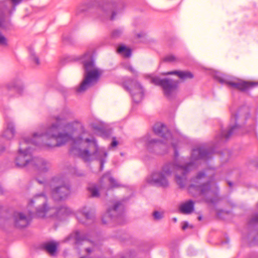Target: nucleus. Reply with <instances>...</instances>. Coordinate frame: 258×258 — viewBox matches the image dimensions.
<instances>
[{
	"label": "nucleus",
	"instance_id": "14",
	"mask_svg": "<svg viewBox=\"0 0 258 258\" xmlns=\"http://www.w3.org/2000/svg\"><path fill=\"white\" fill-rule=\"evenodd\" d=\"M71 240H73L74 242L77 244H81L85 245L92 244V247H87L85 248V251L88 254L95 250V247L92 242L87 239L86 237L84 235H82L79 231H77L71 234L66 239V241H68Z\"/></svg>",
	"mask_w": 258,
	"mask_h": 258
},
{
	"label": "nucleus",
	"instance_id": "4",
	"mask_svg": "<svg viewBox=\"0 0 258 258\" xmlns=\"http://www.w3.org/2000/svg\"><path fill=\"white\" fill-rule=\"evenodd\" d=\"M36 205L35 215L39 218L59 217L68 215L71 210L66 206H61L59 208L51 207L47 204V198L44 192L36 194L31 199L28 204V207Z\"/></svg>",
	"mask_w": 258,
	"mask_h": 258
},
{
	"label": "nucleus",
	"instance_id": "19",
	"mask_svg": "<svg viewBox=\"0 0 258 258\" xmlns=\"http://www.w3.org/2000/svg\"><path fill=\"white\" fill-rule=\"evenodd\" d=\"M57 245V243L55 241H49L44 243L42 245V247L50 255L53 256L56 253Z\"/></svg>",
	"mask_w": 258,
	"mask_h": 258
},
{
	"label": "nucleus",
	"instance_id": "18",
	"mask_svg": "<svg viewBox=\"0 0 258 258\" xmlns=\"http://www.w3.org/2000/svg\"><path fill=\"white\" fill-rule=\"evenodd\" d=\"M194 204L192 200H188L180 205L179 210L183 214H189L194 211Z\"/></svg>",
	"mask_w": 258,
	"mask_h": 258
},
{
	"label": "nucleus",
	"instance_id": "12",
	"mask_svg": "<svg viewBox=\"0 0 258 258\" xmlns=\"http://www.w3.org/2000/svg\"><path fill=\"white\" fill-rule=\"evenodd\" d=\"M124 87L131 93L134 102L138 103L142 100L144 97V89L136 80H128L124 84Z\"/></svg>",
	"mask_w": 258,
	"mask_h": 258
},
{
	"label": "nucleus",
	"instance_id": "36",
	"mask_svg": "<svg viewBox=\"0 0 258 258\" xmlns=\"http://www.w3.org/2000/svg\"><path fill=\"white\" fill-rule=\"evenodd\" d=\"M77 217H78V219H79V221H80V222H81V223H83V224H88V223H87V222L81 220V219H79V216H78V215L77 216Z\"/></svg>",
	"mask_w": 258,
	"mask_h": 258
},
{
	"label": "nucleus",
	"instance_id": "32",
	"mask_svg": "<svg viewBox=\"0 0 258 258\" xmlns=\"http://www.w3.org/2000/svg\"><path fill=\"white\" fill-rule=\"evenodd\" d=\"M72 172H73V173H74V174H76L77 176H82V174L78 172L76 168L74 169V171H72Z\"/></svg>",
	"mask_w": 258,
	"mask_h": 258
},
{
	"label": "nucleus",
	"instance_id": "31",
	"mask_svg": "<svg viewBox=\"0 0 258 258\" xmlns=\"http://www.w3.org/2000/svg\"><path fill=\"white\" fill-rule=\"evenodd\" d=\"M188 226V223L187 222H184L183 223V225L182 226V229L183 230H185V229H186Z\"/></svg>",
	"mask_w": 258,
	"mask_h": 258
},
{
	"label": "nucleus",
	"instance_id": "23",
	"mask_svg": "<svg viewBox=\"0 0 258 258\" xmlns=\"http://www.w3.org/2000/svg\"><path fill=\"white\" fill-rule=\"evenodd\" d=\"M7 87L10 89L14 88L17 90L23 88V87L20 81L19 80L14 81L10 83L7 85Z\"/></svg>",
	"mask_w": 258,
	"mask_h": 258
},
{
	"label": "nucleus",
	"instance_id": "38",
	"mask_svg": "<svg viewBox=\"0 0 258 258\" xmlns=\"http://www.w3.org/2000/svg\"><path fill=\"white\" fill-rule=\"evenodd\" d=\"M25 159H26V158H25V157L21 158V161H24L25 160Z\"/></svg>",
	"mask_w": 258,
	"mask_h": 258
},
{
	"label": "nucleus",
	"instance_id": "35",
	"mask_svg": "<svg viewBox=\"0 0 258 258\" xmlns=\"http://www.w3.org/2000/svg\"><path fill=\"white\" fill-rule=\"evenodd\" d=\"M4 151L5 148L3 146L0 145V154L2 153Z\"/></svg>",
	"mask_w": 258,
	"mask_h": 258
},
{
	"label": "nucleus",
	"instance_id": "8",
	"mask_svg": "<svg viewBox=\"0 0 258 258\" xmlns=\"http://www.w3.org/2000/svg\"><path fill=\"white\" fill-rule=\"evenodd\" d=\"M238 115L240 116L243 115L246 119H247L249 116L248 108L247 107H244L243 109H241L239 111L238 114H235L234 116L232 115V119H234L236 121L235 124L230 125L227 130H222L220 134L216 137L217 142H220L224 140H227L231 136L234 134H244L245 132L246 133L254 132L256 124L253 119H251V123L249 122L247 124L246 128L245 130V131H244V128L242 124H239L238 123L237 117Z\"/></svg>",
	"mask_w": 258,
	"mask_h": 258
},
{
	"label": "nucleus",
	"instance_id": "11",
	"mask_svg": "<svg viewBox=\"0 0 258 258\" xmlns=\"http://www.w3.org/2000/svg\"><path fill=\"white\" fill-rule=\"evenodd\" d=\"M151 82L162 87L164 95L170 97L177 87V81L169 79H161L158 77L152 78Z\"/></svg>",
	"mask_w": 258,
	"mask_h": 258
},
{
	"label": "nucleus",
	"instance_id": "33",
	"mask_svg": "<svg viewBox=\"0 0 258 258\" xmlns=\"http://www.w3.org/2000/svg\"><path fill=\"white\" fill-rule=\"evenodd\" d=\"M117 144L118 143L116 141L113 140L111 144V146L112 147H114L117 146Z\"/></svg>",
	"mask_w": 258,
	"mask_h": 258
},
{
	"label": "nucleus",
	"instance_id": "6",
	"mask_svg": "<svg viewBox=\"0 0 258 258\" xmlns=\"http://www.w3.org/2000/svg\"><path fill=\"white\" fill-rule=\"evenodd\" d=\"M98 6L99 7L98 17L101 20H113L115 19V10L117 9V4L114 2H108L102 6L98 0H87V2L79 4L76 10V15H80L90 8Z\"/></svg>",
	"mask_w": 258,
	"mask_h": 258
},
{
	"label": "nucleus",
	"instance_id": "7",
	"mask_svg": "<svg viewBox=\"0 0 258 258\" xmlns=\"http://www.w3.org/2000/svg\"><path fill=\"white\" fill-rule=\"evenodd\" d=\"M85 70L84 79L80 86L77 89V92L81 93L95 84L101 75V71L97 68L94 64L90 54L84 55L83 60Z\"/></svg>",
	"mask_w": 258,
	"mask_h": 258
},
{
	"label": "nucleus",
	"instance_id": "22",
	"mask_svg": "<svg viewBox=\"0 0 258 258\" xmlns=\"http://www.w3.org/2000/svg\"><path fill=\"white\" fill-rule=\"evenodd\" d=\"M117 51L119 53L121 54L125 57H128L131 55V49L126 48L124 46H120L118 48Z\"/></svg>",
	"mask_w": 258,
	"mask_h": 258
},
{
	"label": "nucleus",
	"instance_id": "24",
	"mask_svg": "<svg viewBox=\"0 0 258 258\" xmlns=\"http://www.w3.org/2000/svg\"><path fill=\"white\" fill-rule=\"evenodd\" d=\"M258 224V212L254 213L250 218L248 225L249 226H252Z\"/></svg>",
	"mask_w": 258,
	"mask_h": 258
},
{
	"label": "nucleus",
	"instance_id": "21",
	"mask_svg": "<svg viewBox=\"0 0 258 258\" xmlns=\"http://www.w3.org/2000/svg\"><path fill=\"white\" fill-rule=\"evenodd\" d=\"M103 189H104V186L101 185V181H100V185H91L88 187V190L90 195V196L93 198H98L100 196V192H102Z\"/></svg>",
	"mask_w": 258,
	"mask_h": 258
},
{
	"label": "nucleus",
	"instance_id": "5",
	"mask_svg": "<svg viewBox=\"0 0 258 258\" xmlns=\"http://www.w3.org/2000/svg\"><path fill=\"white\" fill-rule=\"evenodd\" d=\"M36 180L43 185L44 190H50L52 198L55 201L63 200L70 193V187L67 179L61 175H56L47 181L45 176H37Z\"/></svg>",
	"mask_w": 258,
	"mask_h": 258
},
{
	"label": "nucleus",
	"instance_id": "37",
	"mask_svg": "<svg viewBox=\"0 0 258 258\" xmlns=\"http://www.w3.org/2000/svg\"><path fill=\"white\" fill-rule=\"evenodd\" d=\"M172 220H173V221L174 222H175H175H177V218H173L172 219Z\"/></svg>",
	"mask_w": 258,
	"mask_h": 258
},
{
	"label": "nucleus",
	"instance_id": "16",
	"mask_svg": "<svg viewBox=\"0 0 258 258\" xmlns=\"http://www.w3.org/2000/svg\"><path fill=\"white\" fill-rule=\"evenodd\" d=\"M6 123V128L2 134V136L6 140H11L15 134V125L14 122L10 119H7Z\"/></svg>",
	"mask_w": 258,
	"mask_h": 258
},
{
	"label": "nucleus",
	"instance_id": "2",
	"mask_svg": "<svg viewBox=\"0 0 258 258\" xmlns=\"http://www.w3.org/2000/svg\"><path fill=\"white\" fill-rule=\"evenodd\" d=\"M153 131L156 135L162 138V141L152 139L150 135L147 134L141 139V142L145 144L149 152L160 154L168 152L167 149L171 146L174 151L175 159L173 162L165 163L160 170L153 172L147 178V181L157 186L166 188L169 185L168 177L174 172L176 182L180 187H183L186 181V174L197 167L198 160L211 158L213 150L205 147H196L192 150L190 161L184 165H179L176 162L179 155L177 143L173 141L167 127L161 123H157L153 127Z\"/></svg>",
	"mask_w": 258,
	"mask_h": 258
},
{
	"label": "nucleus",
	"instance_id": "20",
	"mask_svg": "<svg viewBox=\"0 0 258 258\" xmlns=\"http://www.w3.org/2000/svg\"><path fill=\"white\" fill-rule=\"evenodd\" d=\"M163 75H175L177 76L180 79L183 80L190 79L193 77L192 74L188 71H173L165 73Z\"/></svg>",
	"mask_w": 258,
	"mask_h": 258
},
{
	"label": "nucleus",
	"instance_id": "40",
	"mask_svg": "<svg viewBox=\"0 0 258 258\" xmlns=\"http://www.w3.org/2000/svg\"><path fill=\"white\" fill-rule=\"evenodd\" d=\"M228 183H229V186H231V182H229Z\"/></svg>",
	"mask_w": 258,
	"mask_h": 258
},
{
	"label": "nucleus",
	"instance_id": "29",
	"mask_svg": "<svg viewBox=\"0 0 258 258\" xmlns=\"http://www.w3.org/2000/svg\"><path fill=\"white\" fill-rule=\"evenodd\" d=\"M153 217L155 220H160L163 218V213L155 211L153 214Z\"/></svg>",
	"mask_w": 258,
	"mask_h": 258
},
{
	"label": "nucleus",
	"instance_id": "28",
	"mask_svg": "<svg viewBox=\"0 0 258 258\" xmlns=\"http://www.w3.org/2000/svg\"><path fill=\"white\" fill-rule=\"evenodd\" d=\"M176 60L177 58L173 55H169L164 58V61L170 62L175 61Z\"/></svg>",
	"mask_w": 258,
	"mask_h": 258
},
{
	"label": "nucleus",
	"instance_id": "9",
	"mask_svg": "<svg viewBox=\"0 0 258 258\" xmlns=\"http://www.w3.org/2000/svg\"><path fill=\"white\" fill-rule=\"evenodd\" d=\"M124 205L122 201H116L112 206L109 207L102 218L103 224H107L111 222L122 223L124 217Z\"/></svg>",
	"mask_w": 258,
	"mask_h": 258
},
{
	"label": "nucleus",
	"instance_id": "10",
	"mask_svg": "<svg viewBox=\"0 0 258 258\" xmlns=\"http://www.w3.org/2000/svg\"><path fill=\"white\" fill-rule=\"evenodd\" d=\"M216 78L221 83H225L231 87L240 91H244L252 88L256 84L251 82H246L237 79H230L226 76H216Z\"/></svg>",
	"mask_w": 258,
	"mask_h": 258
},
{
	"label": "nucleus",
	"instance_id": "15",
	"mask_svg": "<svg viewBox=\"0 0 258 258\" xmlns=\"http://www.w3.org/2000/svg\"><path fill=\"white\" fill-rule=\"evenodd\" d=\"M101 183L105 189L108 190L112 188L121 186V184L111 176L110 172L105 174L101 179Z\"/></svg>",
	"mask_w": 258,
	"mask_h": 258
},
{
	"label": "nucleus",
	"instance_id": "39",
	"mask_svg": "<svg viewBox=\"0 0 258 258\" xmlns=\"http://www.w3.org/2000/svg\"><path fill=\"white\" fill-rule=\"evenodd\" d=\"M202 218V217H201V216H199V217H198V219H199V220H201Z\"/></svg>",
	"mask_w": 258,
	"mask_h": 258
},
{
	"label": "nucleus",
	"instance_id": "30",
	"mask_svg": "<svg viewBox=\"0 0 258 258\" xmlns=\"http://www.w3.org/2000/svg\"><path fill=\"white\" fill-rule=\"evenodd\" d=\"M125 68L133 74H137V72L136 71V70L134 69L133 67H132L130 64H127Z\"/></svg>",
	"mask_w": 258,
	"mask_h": 258
},
{
	"label": "nucleus",
	"instance_id": "3",
	"mask_svg": "<svg viewBox=\"0 0 258 258\" xmlns=\"http://www.w3.org/2000/svg\"><path fill=\"white\" fill-rule=\"evenodd\" d=\"M188 190L197 191L208 203H215L218 200V187L211 180H208L205 172H200L191 179Z\"/></svg>",
	"mask_w": 258,
	"mask_h": 258
},
{
	"label": "nucleus",
	"instance_id": "1",
	"mask_svg": "<svg viewBox=\"0 0 258 258\" xmlns=\"http://www.w3.org/2000/svg\"><path fill=\"white\" fill-rule=\"evenodd\" d=\"M70 116L68 112L62 113L54 117L55 122L44 134L35 133L31 139L23 137L15 159L16 166L19 168L33 167L39 174L45 173L51 169V164L44 158L32 157L29 144L50 148L62 146L71 141L72 155L80 157L85 162L99 161L100 170H102L107 156L106 151L98 146L94 138L88 137L89 133L80 122L65 124Z\"/></svg>",
	"mask_w": 258,
	"mask_h": 258
},
{
	"label": "nucleus",
	"instance_id": "26",
	"mask_svg": "<svg viewBox=\"0 0 258 258\" xmlns=\"http://www.w3.org/2000/svg\"><path fill=\"white\" fill-rule=\"evenodd\" d=\"M8 45L7 38L0 32V45L7 46Z\"/></svg>",
	"mask_w": 258,
	"mask_h": 258
},
{
	"label": "nucleus",
	"instance_id": "17",
	"mask_svg": "<svg viewBox=\"0 0 258 258\" xmlns=\"http://www.w3.org/2000/svg\"><path fill=\"white\" fill-rule=\"evenodd\" d=\"M79 214L82 215L86 221L92 222L95 216V211L93 209L87 207H84L79 211Z\"/></svg>",
	"mask_w": 258,
	"mask_h": 258
},
{
	"label": "nucleus",
	"instance_id": "27",
	"mask_svg": "<svg viewBox=\"0 0 258 258\" xmlns=\"http://www.w3.org/2000/svg\"><path fill=\"white\" fill-rule=\"evenodd\" d=\"M30 59L33 61L36 64H39V60L38 57L36 55L34 52H31L30 53Z\"/></svg>",
	"mask_w": 258,
	"mask_h": 258
},
{
	"label": "nucleus",
	"instance_id": "25",
	"mask_svg": "<svg viewBox=\"0 0 258 258\" xmlns=\"http://www.w3.org/2000/svg\"><path fill=\"white\" fill-rule=\"evenodd\" d=\"M123 30L122 28H117L114 29L111 33V37L113 38H117L120 37L123 33Z\"/></svg>",
	"mask_w": 258,
	"mask_h": 258
},
{
	"label": "nucleus",
	"instance_id": "13",
	"mask_svg": "<svg viewBox=\"0 0 258 258\" xmlns=\"http://www.w3.org/2000/svg\"><path fill=\"white\" fill-rule=\"evenodd\" d=\"M33 213L31 211L22 212L15 211L12 216V220L14 226L18 228L27 226L30 223Z\"/></svg>",
	"mask_w": 258,
	"mask_h": 258
},
{
	"label": "nucleus",
	"instance_id": "34",
	"mask_svg": "<svg viewBox=\"0 0 258 258\" xmlns=\"http://www.w3.org/2000/svg\"><path fill=\"white\" fill-rule=\"evenodd\" d=\"M145 34L144 33H141L138 34L137 36H138V38H140V37H144L145 36Z\"/></svg>",
	"mask_w": 258,
	"mask_h": 258
},
{
	"label": "nucleus",
	"instance_id": "41",
	"mask_svg": "<svg viewBox=\"0 0 258 258\" xmlns=\"http://www.w3.org/2000/svg\"><path fill=\"white\" fill-rule=\"evenodd\" d=\"M257 208H258V204H257Z\"/></svg>",
	"mask_w": 258,
	"mask_h": 258
}]
</instances>
